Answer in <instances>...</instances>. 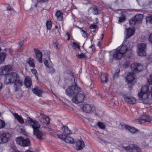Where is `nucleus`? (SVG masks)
I'll return each instance as SVG.
<instances>
[{
    "label": "nucleus",
    "instance_id": "obj_62",
    "mask_svg": "<svg viewBox=\"0 0 152 152\" xmlns=\"http://www.w3.org/2000/svg\"><path fill=\"white\" fill-rule=\"evenodd\" d=\"M19 44H20V46H21L22 45H23V43H22V42H20V43Z\"/></svg>",
    "mask_w": 152,
    "mask_h": 152
},
{
    "label": "nucleus",
    "instance_id": "obj_29",
    "mask_svg": "<svg viewBox=\"0 0 152 152\" xmlns=\"http://www.w3.org/2000/svg\"><path fill=\"white\" fill-rule=\"evenodd\" d=\"M25 140V139L22 137H19L16 138V141L17 144L22 146V145H23V143Z\"/></svg>",
    "mask_w": 152,
    "mask_h": 152
},
{
    "label": "nucleus",
    "instance_id": "obj_55",
    "mask_svg": "<svg viewBox=\"0 0 152 152\" xmlns=\"http://www.w3.org/2000/svg\"><path fill=\"white\" fill-rule=\"evenodd\" d=\"M89 48H92V51H93V49L94 48V46L93 45H92Z\"/></svg>",
    "mask_w": 152,
    "mask_h": 152
},
{
    "label": "nucleus",
    "instance_id": "obj_24",
    "mask_svg": "<svg viewBox=\"0 0 152 152\" xmlns=\"http://www.w3.org/2000/svg\"><path fill=\"white\" fill-rule=\"evenodd\" d=\"M12 114L15 118L20 123L23 124L24 123V120L21 116L18 115V113H12Z\"/></svg>",
    "mask_w": 152,
    "mask_h": 152
},
{
    "label": "nucleus",
    "instance_id": "obj_6",
    "mask_svg": "<svg viewBox=\"0 0 152 152\" xmlns=\"http://www.w3.org/2000/svg\"><path fill=\"white\" fill-rule=\"evenodd\" d=\"M85 95L82 93H78L73 96L72 99V101L75 104L82 102L84 100Z\"/></svg>",
    "mask_w": 152,
    "mask_h": 152
},
{
    "label": "nucleus",
    "instance_id": "obj_4",
    "mask_svg": "<svg viewBox=\"0 0 152 152\" xmlns=\"http://www.w3.org/2000/svg\"><path fill=\"white\" fill-rule=\"evenodd\" d=\"M146 46V44L144 43H141L138 45L137 52L139 56H144L146 55L145 50Z\"/></svg>",
    "mask_w": 152,
    "mask_h": 152
},
{
    "label": "nucleus",
    "instance_id": "obj_59",
    "mask_svg": "<svg viewBox=\"0 0 152 152\" xmlns=\"http://www.w3.org/2000/svg\"><path fill=\"white\" fill-rule=\"evenodd\" d=\"M54 47L55 48L57 49L58 48V46L57 45H56V44H54Z\"/></svg>",
    "mask_w": 152,
    "mask_h": 152
},
{
    "label": "nucleus",
    "instance_id": "obj_43",
    "mask_svg": "<svg viewBox=\"0 0 152 152\" xmlns=\"http://www.w3.org/2000/svg\"><path fill=\"white\" fill-rule=\"evenodd\" d=\"M147 79L148 83L150 84H152V74L150 75Z\"/></svg>",
    "mask_w": 152,
    "mask_h": 152
},
{
    "label": "nucleus",
    "instance_id": "obj_22",
    "mask_svg": "<svg viewBox=\"0 0 152 152\" xmlns=\"http://www.w3.org/2000/svg\"><path fill=\"white\" fill-rule=\"evenodd\" d=\"M124 126L125 129H128L132 133H136L138 132V131L137 129L128 125H124Z\"/></svg>",
    "mask_w": 152,
    "mask_h": 152
},
{
    "label": "nucleus",
    "instance_id": "obj_50",
    "mask_svg": "<svg viewBox=\"0 0 152 152\" xmlns=\"http://www.w3.org/2000/svg\"><path fill=\"white\" fill-rule=\"evenodd\" d=\"M148 39L151 43H152V33L149 35Z\"/></svg>",
    "mask_w": 152,
    "mask_h": 152
},
{
    "label": "nucleus",
    "instance_id": "obj_34",
    "mask_svg": "<svg viewBox=\"0 0 152 152\" xmlns=\"http://www.w3.org/2000/svg\"><path fill=\"white\" fill-rule=\"evenodd\" d=\"M56 15L57 17L58 20H61L62 19L63 14L60 11H58L56 12Z\"/></svg>",
    "mask_w": 152,
    "mask_h": 152
},
{
    "label": "nucleus",
    "instance_id": "obj_1",
    "mask_svg": "<svg viewBox=\"0 0 152 152\" xmlns=\"http://www.w3.org/2000/svg\"><path fill=\"white\" fill-rule=\"evenodd\" d=\"M4 83L6 84L14 83V88L15 91H17L23 86L22 81L20 80L18 74L15 72H12L5 75Z\"/></svg>",
    "mask_w": 152,
    "mask_h": 152
},
{
    "label": "nucleus",
    "instance_id": "obj_42",
    "mask_svg": "<svg viewBox=\"0 0 152 152\" xmlns=\"http://www.w3.org/2000/svg\"><path fill=\"white\" fill-rule=\"evenodd\" d=\"M77 56H78V58H87V56L85 54L83 53H82L78 55Z\"/></svg>",
    "mask_w": 152,
    "mask_h": 152
},
{
    "label": "nucleus",
    "instance_id": "obj_46",
    "mask_svg": "<svg viewBox=\"0 0 152 152\" xmlns=\"http://www.w3.org/2000/svg\"><path fill=\"white\" fill-rule=\"evenodd\" d=\"M125 20V17H120L119 18L118 22L120 23H121Z\"/></svg>",
    "mask_w": 152,
    "mask_h": 152
},
{
    "label": "nucleus",
    "instance_id": "obj_63",
    "mask_svg": "<svg viewBox=\"0 0 152 152\" xmlns=\"http://www.w3.org/2000/svg\"><path fill=\"white\" fill-rule=\"evenodd\" d=\"M66 34L67 35V36L68 37H69V33L68 32L66 33Z\"/></svg>",
    "mask_w": 152,
    "mask_h": 152
},
{
    "label": "nucleus",
    "instance_id": "obj_41",
    "mask_svg": "<svg viewBox=\"0 0 152 152\" xmlns=\"http://www.w3.org/2000/svg\"><path fill=\"white\" fill-rule=\"evenodd\" d=\"M72 46L74 49L77 48L79 49L80 48V46L75 42H73V45H72Z\"/></svg>",
    "mask_w": 152,
    "mask_h": 152
},
{
    "label": "nucleus",
    "instance_id": "obj_3",
    "mask_svg": "<svg viewBox=\"0 0 152 152\" xmlns=\"http://www.w3.org/2000/svg\"><path fill=\"white\" fill-rule=\"evenodd\" d=\"M74 83L72 84L71 86H70L66 90V94L69 97H71L80 92L81 91L80 88L77 85L74 79Z\"/></svg>",
    "mask_w": 152,
    "mask_h": 152
},
{
    "label": "nucleus",
    "instance_id": "obj_51",
    "mask_svg": "<svg viewBox=\"0 0 152 152\" xmlns=\"http://www.w3.org/2000/svg\"><path fill=\"white\" fill-rule=\"evenodd\" d=\"M147 19L148 20L149 22L152 24V16L148 17Z\"/></svg>",
    "mask_w": 152,
    "mask_h": 152
},
{
    "label": "nucleus",
    "instance_id": "obj_54",
    "mask_svg": "<svg viewBox=\"0 0 152 152\" xmlns=\"http://www.w3.org/2000/svg\"><path fill=\"white\" fill-rule=\"evenodd\" d=\"M83 36L84 38H86L87 37V33L86 32L84 33L83 34Z\"/></svg>",
    "mask_w": 152,
    "mask_h": 152
},
{
    "label": "nucleus",
    "instance_id": "obj_57",
    "mask_svg": "<svg viewBox=\"0 0 152 152\" xmlns=\"http://www.w3.org/2000/svg\"><path fill=\"white\" fill-rule=\"evenodd\" d=\"M152 4V0H149V2L148 5H151Z\"/></svg>",
    "mask_w": 152,
    "mask_h": 152
},
{
    "label": "nucleus",
    "instance_id": "obj_19",
    "mask_svg": "<svg viewBox=\"0 0 152 152\" xmlns=\"http://www.w3.org/2000/svg\"><path fill=\"white\" fill-rule=\"evenodd\" d=\"M24 85L27 88H31L32 85L31 78L29 76H26L24 79Z\"/></svg>",
    "mask_w": 152,
    "mask_h": 152
},
{
    "label": "nucleus",
    "instance_id": "obj_32",
    "mask_svg": "<svg viewBox=\"0 0 152 152\" xmlns=\"http://www.w3.org/2000/svg\"><path fill=\"white\" fill-rule=\"evenodd\" d=\"M46 129L52 135H54L55 137L57 136V135L58 134H56L57 133V131L54 130L51 128L49 127H46Z\"/></svg>",
    "mask_w": 152,
    "mask_h": 152
},
{
    "label": "nucleus",
    "instance_id": "obj_52",
    "mask_svg": "<svg viewBox=\"0 0 152 152\" xmlns=\"http://www.w3.org/2000/svg\"><path fill=\"white\" fill-rule=\"evenodd\" d=\"M119 73V70H117L116 72L115 73V75L114 76V77H115L116 76H118V74Z\"/></svg>",
    "mask_w": 152,
    "mask_h": 152
},
{
    "label": "nucleus",
    "instance_id": "obj_18",
    "mask_svg": "<svg viewBox=\"0 0 152 152\" xmlns=\"http://www.w3.org/2000/svg\"><path fill=\"white\" fill-rule=\"evenodd\" d=\"M128 150L130 152H140L141 151L139 147L133 144L129 145Z\"/></svg>",
    "mask_w": 152,
    "mask_h": 152
},
{
    "label": "nucleus",
    "instance_id": "obj_47",
    "mask_svg": "<svg viewBox=\"0 0 152 152\" xmlns=\"http://www.w3.org/2000/svg\"><path fill=\"white\" fill-rule=\"evenodd\" d=\"M32 73L34 74L36 77L37 76V71L35 69L33 68L31 70Z\"/></svg>",
    "mask_w": 152,
    "mask_h": 152
},
{
    "label": "nucleus",
    "instance_id": "obj_23",
    "mask_svg": "<svg viewBox=\"0 0 152 152\" xmlns=\"http://www.w3.org/2000/svg\"><path fill=\"white\" fill-rule=\"evenodd\" d=\"M108 75L107 73H103L101 75V79L102 82L105 84L107 83L108 81Z\"/></svg>",
    "mask_w": 152,
    "mask_h": 152
},
{
    "label": "nucleus",
    "instance_id": "obj_9",
    "mask_svg": "<svg viewBox=\"0 0 152 152\" xmlns=\"http://www.w3.org/2000/svg\"><path fill=\"white\" fill-rule=\"evenodd\" d=\"M151 121V118L147 115H142L140 119L136 120L137 122L141 124H144L146 122L150 123Z\"/></svg>",
    "mask_w": 152,
    "mask_h": 152
},
{
    "label": "nucleus",
    "instance_id": "obj_44",
    "mask_svg": "<svg viewBox=\"0 0 152 152\" xmlns=\"http://www.w3.org/2000/svg\"><path fill=\"white\" fill-rule=\"evenodd\" d=\"M5 124L4 121L0 119V129H1L5 126Z\"/></svg>",
    "mask_w": 152,
    "mask_h": 152
},
{
    "label": "nucleus",
    "instance_id": "obj_10",
    "mask_svg": "<svg viewBox=\"0 0 152 152\" xmlns=\"http://www.w3.org/2000/svg\"><path fill=\"white\" fill-rule=\"evenodd\" d=\"M57 137L67 143L73 144L75 142L73 139L69 136H65L64 135H57Z\"/></svg>",
    "mask_w": 152,
    "mask_h": 152
},
{
    "label": "nucleus",
    "instance_id": "obj_38",
    "mask_svg": "<svg viewBox=\"0 0 152 152\" xmlns=\"http://www.w3.org/2000/svg\"><path fill=\"white\" fill-rule=\"evenodd\" d=\"M129 21V24L132 26L135 25L137 22L134 17L130 19Z\"/></svg>",
    "mask_w": 152,
    "mask_h": 152
},
{
    "label": "nucleus",
    "instance_id": "obj_25",
    "mask_svg": "<svg viewBox=\"0 0 152 152\" xmlns=\"http://www.w3.org/2000/svg\"><path fill=\"white\" fill-rule=\"evenodd\" d=\"M26 63L29 65L30 67L34 68L35 67L34 61L33 58H29L27 60Z\"/></svg>",
    "mask_w": 152,
    "mask_h": 152
},
{
    "label": "nucleus",
    "instance_id": "obj_17",
    "mask_svg": "<svg viewBox=\"0 0 152 152\" xmlns=\"http://www.w3.org/2000/svg\"><path fill=\"white\" fill-rule=\"evenodd\" d=\"M32 91L36 94L39 97L42 96L43 91L40 87L36 86L34 88L32 89Z\"/></svg>",
    "mask_w": 152,
    "mask_h": 152
},
{
    "label": "nucleus",
    "instance_id": "obj_37",
    "mask_svg": "<svg viewBox=\"0 0 152 152\" xmlns=\"http://www.w3.org/2000/svg\"><path fill=\"white\" fill-rule=\"evenodd\" d=\"M50 119L47 116L43 120V121L41 120L40 121L44 123L45 124L48 125L50 122Z\"/></svg>",
    "mask_w": 152,
    "mask_h": 152
},
{
    "label": "nucleus",
    "instance_id": "obj_56",
    "mask_svg": "<svg viewBox=\"0 0 152 152\" xmlns=\"http://www.w3.org/2000/svg\"><path fill=\"white\" fill-rule=\"evenodd\" d=\"M48 0H37V1L38 2L42 1V2H46L48 1Z\"/></svg>",
    "mask_w": 152,
    "mask_h": 152
},
{
    "label": "nucleus",
    "instance_id": "obj_20",
    "mask_svg": "<svg viewBox=\"0 0 152 152\" xmlns=\"http://www.w3.org/2000/svg\"><path fill=\"white\" fill-rule=\"evenodd\" d=\"M85 145L83 141L79 140L76 142L75 147L77 150H80L83 149L85 147Z\"/></svg>",
    "mask_w": 152,
    "mask_h": 152
},
{
    "label": "nucleus",
    "instance_id": "obj_21",
    "mask_svg": "<svg viewBox=\"0 0 152 152\" xmlns=\"http://www.w3.org/2000/svg\"><path fill=\"white\" fill-rule=\"evenodd\" d=\"M124 98L125 101L129 104H133L136 102V99L133 97L128 96L126 95H124Z\"/></svg>",
    "mask_w": 152,
    "mask_h": 152
},
{
    "label": "nucleus",
    "instance_id": "obj_64",
    "mask_svg": "<svg viewBox=\"0 0 152 152\" xmlns=\"http://www.w3.org/2000/svg\"><path fill=\"white\" fill-rule=\"evenodd\" d=\"M151 96L152 97V89H151Z\"/></svg>",
    "mask_w": 152,
    "mask_h": 152
},
{
    "label": "nucleus",
    "instance_id": "obj_58",
    "mask_svg": "<svg viewBox=\"0 0 152 152\" xmlns=\"http://www.w3.org/2000/svg\"><path fill=\"white\" fill-rule=\"evenodd\" d=\"M2 83L0 82V91H1V89L2 88Z\"/></svg>",
    "mask_w": 152,
    "mask_h": 152
},
{
    "label": "nucleus",
    "instance_id": "obj_33",
    "mask_svg": "<svg viewBox=\"0 0 152 152\" xmlns=\"http://www.w3.org/2000/svg\"><path fill=\"white\" fill-rule=\"evenodd\" d=\"M6 57V54L4 53H0V64L3 63L5 60Z\"/></svg>",
    "mask_w": 152,
    "mask_h": 152
},
{
    "label": "nucleus",
    "instance_id": "obj_40",
    "mask_svg": "<svg viewBox=\"0 0 152 152\" xmlns=\"http://www.w3.org/2000/svg\"><path fill=\"white\" fill-rule=\"evenodd\" d=\"M97 125L99 127L102 129H104L105 128V125L102 122H98Z\"/></svg>",
    "mask_w": 152,
    "mask_h": 152
},
{
    "label": "nucleus",
    "instance_id": "obj_7",
    "mask_svg": "<svg viewBox=\"0 0 152 152\" xmlns=\"http://www.w3.org/2000/svg\"><path fill=\"white\" fill-rule=\"evenodd\" d=\"M10 134L8 133H4L0 135V143H5L10 140Z\"/></svg>",
    "mask_w": 152,
    "mask_h": 152
},
{
    "label": "nucleus",
    "instance_id": "obj_14",
    "mask_svg": "<svg viewBox=\"0 0 152 152\" xmlns=\"http://www.w3.org/2000/svg\"><path fill=\"white\" fill-rule=\"evenodd\" d=\"M34 133L37 138L40 140L44 139L45 137L44 133L40 131L39 129L34 130Z\"/></svg>",
    "mask_w": 152,
    "mask_h": 152
},
{
    "label": "nucleus",
    "instance_id": "obj_36",
    "mask_svg": "<svg viewBox=\"0 0 152 152\" xmlns=\"http://www.w3.org/2000/svg\"><path fill=\"white\" fill-rule=\"evenodd\" d=\"M137 21H140L143 18L142 15L139 14L136 15L134 17Z\"/></svg>",
    "mask_w": 152,
    "mask_h": 152
},
{
    "label": "nucleus",
    "instance_id": "obj_2",
    "mask_svg": "<svg viewBox=\"0 0 152 152\" xmlns=\"http://www.w3.org/2000/svg\"><path fill=\"white\" fill-rule=\"evenodd\" d=\"M128 50L126 45H122L115 50L113 55V58L115 60L120 59Z\"/></svg>",
    "mask_w": 152,
    "mask_h": 152
},
{
    "label": "nucleus",
    "instance_id": "obj_53",
    "mask_svg": "<svg viewBox=\"0 0 152 152\" xmlns=\"http://www.w3.org/2000/svg\"><path fill=\"white\" fill-rule=\"evenodd\" d=\"M7 10H13V9L10 7H7Z\"/></svg>",
    "mask_w": 152,
    "mask_h": 152
},
{
    "label": "nucleus",
    "instance_id": "obj_35",
    "mask_svg": "<svg viewBox=\"0 0 152 152\" xmlns=\"http://www.w3.org/2000/svg\"><path fill=\"white\" fill-rule=\"evenodd\" d=\"M30 141L29 139H25L24 140V142H23V145H22V146L23 147L28 146L30 145Z\"/></svg>",
    "mask_w": 152,
    "mask_h": 152
},
{
    "label": "nucleus",
    "instance_id": "obj_12",
    "mask_svg": "<svg viewBox=\"0 0 152 152\" xmlns=\"http://www.w3.org/2000/svg\"><path fill=\"white\" fill-rule=\"evenodd\" d=\"M12 70V66L10 65H6L1 68V75H7V73Z\"/></svg>",
    "mask_w": 152,
    "mask_h": 152
},
{
    "label": "nucleus",
    "instance_id": "obj_31",
    "mask_svg": "<svg viewBox=\"0 0 152 152\" xmlns=\"http://www.w3.org/2000/svg\"><path fill=\"white\" fill-rule=\"evenodd\" d=\"M139 97L143 99H148L149 96V94L143 93L142 91L138 94Z\"/></svg>",
    "mask_w": 152,
    "mask_h": 152
},
{
    "label": "nucleus",
    "instance_id": "obj_8",
    "mask_svg": "<svg viewBox=\"0 0 152 152\" xmlns=\"http://www.w3.org/2000/svg\"><path fill=\"white\" fill-rule=\"evenodd\" d=\"M131 68L133 71L137 72L143 69V66L141 64L134 63L131 65Z\"/></svg>",
    "mask_w": 152,
    "mask_h": 152
},
{
    "label": "nucleus",
    "instance_id": "obj_11",
    "mask_svg": "<svg viewBox=\"0 0 152 152\" xmlns=\"http://www.w3.org/2000/svg\"><path fill=\"white\" fill-rule=\"evenodd\" d=\"M94 107L92 105H90L88 104H85L83 106V111L86 113H90L94 111Z\"/></svg>",
    "mask_w": 152,
    "mask_h": 152
},
{
    "label": "nucleus",
    "instance_id": "obj_48",
    "mask_svg": "<svg viewBox=\"0 0 152 152\" xmlns=\"http://www.w3.org/2000/svg\"><path fill=\"white\" fill-rule=\"evenodd\" d=\"M88 86H89L91 88H92L93 87V85H92V80H91L89 83L87 84Z\"/></svg>",
    "mask_w": 152,
    "mask_h": 152
},
{
    "label": "nucleus",
    "instance_id": "obj_27",
    "mask_svg": "<svg viewBox=\"0 0 152 152\" xmlns=\"http://www.w3.org/2000/svg\"><path fill=\"white\" fill-rule=\"evenodd\" d=\"M64 130L63 133L61 134L58 135H64L65 136H67L71 134V132L67 127L64 126Z\"/></svg>",
    "mask_w": 152,
    "mask_h": 152
},
{
    "label": "nucleus",
    "instance_id": "obj_26",
    "mask_svg": "<svg viewBox=\"0 0 152 152\" xmlns=\"http://www.w3.org/2000/svg\"><path fill=\"white\" fill-rule=\"evenodd\" d=\"M126 39H128L130 38L134 34V31L130 28L126 29Z\"/></svg>",
    "mask_w": 152,
    "mask_h": 152
},
{
    "label": "nucleus",
    "instance_id": "obj_60",
    "mask_svg": "<svg viewBox=\"0 0 152 152\" xmlns=\"http://www.w3.org/2000/svg\"><path fill=\"white\" fill-rule=\"evenodd\" d=\"M81 30L83 32V33L86 32L85 31H84V30H83V29H81Z\"/></svg>",
    "mask_w": 152,
    "mask_h": 152
},
{
    "label": "nucleus",
    "instance_id": "obj_39",
    "mask_svg": "<svg viewBox=\"0 0 152 152\" xmlns=\"http://www.w3.org/2000/svg\"><path fill=\"white\" fill-rule=\"evenodd\" d=\"M46 26L48 29L50 30L52 26V24L50 20H48L46 22Z\"/></svg>",
    "mask_w": 152,
    "mask_h": 152
},
{
    "label": "nucleus",
    "instance_id": "obj_28",
    "mask_svg": "<svg viewBox=\"0 0 152 152\" xmlns=\"http://www.w3.org/2000/svg\"><path fill=\"white\" fill-rule=\"evenodd\" d=\"M141 91L143 93L149 94V87L147 86H143L141 89Z\"/></svg>",
    "mask_w": 152,
    "mask_h": 152
},
{
    "label": "nucleus",
    "instance_id": "obj_49",
    "mask_svg": "<svg viewBox=\"0 0 152 152\" xmlns=\"http://www.w3.org/2000/svg\"><path fill=\"white\" fill-rule=\"evenodd\" d=\"M97 27V25L95 24H91L90 26V29H95Z\"/></svg>",
    "mask_w": 152,
    "mask_h": 152
},
{
    "label": "nucleus",
    "instance_id": "obj_45",
    "mask_svg": "<svg viewBox=\"0 0 152 152\" xmlns=\"http://www.w3.org/2000/svg\"><path fill=\"white\" fill-rule=\"evenodd\" d=\"M47 116L45 115L44 114H43L42 113H40V118L41 119H40V121L41 120L43 121V120Z\"/></svg>",
    "mask_w": 152,
    "mask_h": 152
},
{
    "label": "nucleus",
    "instance_id": "obj_16",
    "mask_svg": "<svg viewBox=\"0 0 152 152\" xmlns=\"http://www.w3.org/2000/svg\"><path fill=\"white\" fill-rule=\"evenodd\" d=\"M134 75V73L132 72L128 73L126 78V82L131 83L135 79Z\"/></svg>",
    "mask_w": 152,
    "mask_h": 152
},
{
    "label": "nucleus",
    "instance_id": "obj_15",
    "mask_svg": "<svg viewBox=\"0 0 152 152\" xmlns=\"http://www.w3.org/2000/svg\"><path fill=\"white\" fill-rule=\"evenodd\" d=\"M34 51L36 55L37 60L39 63H42V53L40 50L36 48L34 49Z\"/></svg>",
    "mask_w": 152,
    "mask_h": 152
},
{
    "label": "nucleus",
    "instance_id": "obj_5",
    "mask_svg": "<svg viewBox=\"0 0 152 152\" xmlns=\"http://www.w3.org/2000/svg\"><path fill=\"white\" fill-rule=\"evenodd\" d=\"M27 120L29 124L33 128L34 131L40 128V125L38 121L29 117H28Z\"/></svg>",
    "mask_w": 152,
    "mask_h": 152
},
{
    "label": "nucleus",
    "instance_id": "obj_61",
    "mask_svg": "<svg viewBox=\"0 0 152 152\" xmlns=\"http://www.w3.org/2000/svg\"><path fill=\"white\" fill-rule=\"evenodd\" d=\"M101 36H102V37L101 38V40H102L103 39V37H104V34H101Z\"/></svg>",
    "mask_w": 152,
    "mask_h": 152
},
{
    "label": "nucleus",
    "instance_id": "obj_30",
    "mask_svg": "<svg viewBox=\"0 0 152 152\" xmlns=\"http://www.w3.org/2000/svg\"><path fill=\"white\" fill-rule=\"evenodd\" d=\"M91 10L94 15H97L99 14L98 9L96 6H93V7H90L88 9V10Z\"/></svg>",
    "mask_w": 152,
    "mask_h": 152
},
{
    "label": "nucleus",
    "instance_id": "obj_13",
    "mask_svg": "<svg viewBox=\"0 0 152 152\" xmlns=\"http://www.w3.org/2000/svg\"><path fill=\"white\" fill-rule=\"evenodd\" d=\"M44 64L47 67L46 70L48 73H53L55 72V70L53 67V64L51 62L48 63L47 60H45L44 61Z\"/></svg>",
    "mask_w": 152,
    "mask_h": 152
}]
</instances>
